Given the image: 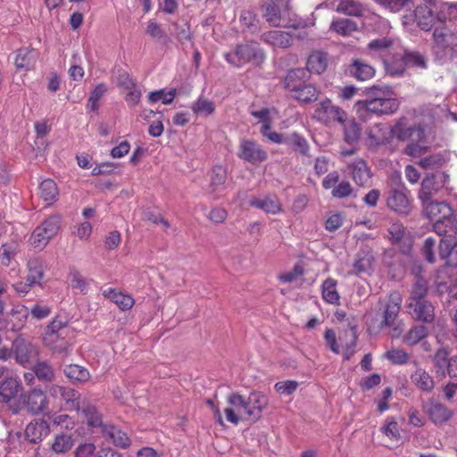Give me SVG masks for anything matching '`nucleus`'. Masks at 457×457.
<instances>
[{
  "mask_svg": "<svg viewBox=\"0 0 457 457\" xmlns=\"http://www.w3.org/2000/svg\"><path fill=\"white\" fill-rule=\"evenodd\" d=\"M445 159L441 154L426 156L420 161V165L426 170H433L443 166Z\"/></svg>",
  "mask_w": 457,
  "mask_h": 457,
  "instance_id": "obj_58",
  "label": "nucleus"
},
{
  "mask_svg": "<svg viewBox=\"0 0 457 457\" xmlns=\"http://www.w3.org/2000/svg\"><path fill=\"white\" fill-rule=\"evenodd\" d=\"M389 240L394 244L399 245L402 252L406 253L411 246V238L405 232L403 224L395 222L391 224L388 228Z\"/></svg>",
  "mask_w": 457,
  "mask_h": 457,
  "instance_id": "obj_18",
  "label": "nucleus"
},
{
  "mask_svg": "<svg viewBox=\"0 0 457 457\" xmlns=\"http://www.w3.org/2000/svg\"><path fill=\"white\" fill-rule=\"evenodd\" d=\"M248 420L256 422L262 415L263 410L268 405V398L261 392L253 391L248 395Z\"/></svg>",
  "mask_w": 457,
  "mask_h": 457,
  "instance_id": "obj_12",
  "label": "nucleus"
},
{
  "mask_svg": "<svg viewBox=\"0 0 457 457\" xmlns=\"http://www.w3.org/2000/svg\"><path fill=\"white\" fill-rule=\"evenodd\" d=\"M224 58L230 65L240 68L246 63L261 66L266 59V54L258 42L247 41L237 45L232 51L224 54Z\"/></svg>",
  "mask_w": 457,
  "mask_h": 457,
  "instance_id": "obj_3",
  "label": "nucleus"
},
{
  "mask_svg": "<svg viewBox=\"0 0 457 457\" xmlns=\"http://www.w3.org/2000/svg\"><path fill=\"white\" fill-rule=\"evenodd\" d=\"M418 26L425 31L430 30L435 25L436 17L427 5H420L414 11Z\"/></svg>",
  "mask_w": 457,
  "mask_h": 457,
  "instance_id": "obj_31",
  "label": "nucleus"
},
{
  "mask_svg": "<svg viewBox=\"0 0 457 457\" xmlns=\"http://www.w3.org/2000/svg\"><path fill=\"white\" fill-rule=\"evenodd\" d=\"M79 411L83 416V420L92 429L99 428L100 431L102 432L103 427H105L107 425L103 423L102 415L98 411L96 407L89 403L83 402Z\"/></svg>",
  "mask_w": 457,
  "mask_h": 457,
  "instance_id": "obj_20",
  "label": "nucleus"
},
{
  "mask_svg": "<svg viewBox=\"0 0 457 457\" xmlns=\"http://www.w3.org/2000/svg\"><path fill=\"white\" fill-rule=\"evenodd\" d=\"M18 251V245L14 241H11L2 245L0 248V259L2 263L9 265L10 261L15 256Z\"/></svg>",
  "mask_w": 457,
  "mask_h": 457,
  "instance_id": "obj_55",
  "label": "nucleus"
},
{
  "mask_svg": "<svg viewBox=\"0 0 457 457\" xmlns=\"http://www.w3.org/2000/svg\"><path fill=\"white\" fill-rule=\"evenodd\" d=\"M107 87L104 83H100L96 86L93 91L90 93L87 105L90 106L91 110L97 111L99 108L98 102L101 97L106 93Z\"/></svg>",
  "mask_w": 457,
  "mask_h": 457,
  "instance_id": "obj_60",
  "label": "nucleus"
},
{
  "mask_svg": "<svg viewBox=\"0 0 457 457\" xmlns=\"http://www.w3.org/2000/svg\"><path fill=\"white\" fill-rule=\"evenodd\" d=\"M261 5L262 11L263 12V17L267 22L273 27L283 26L282 24V14L281 9L278 4V1L276 0H262Z\"/></svg>",
  "mask_w": 457,
  "mask_h": 457,
  "instance_id": "obj_19",
  "label": "nucleus"
},
{
  "mask_svg": "<svg viewBox=\"0 0 457 457\" xmlns=\"http://www.w3.org/2000/svg\"><path fill=\"white\" fill-rule=\"evenodd\" d=\"M287 145L303 155H306L309 152V145L304 137L297 133L288 135Z\"/></svg>",
  "mask_w": 457,
  "mask_h": 457,
  "instance_id": "obj_46",
  "label": "nucleus"
},
{
  "mask_svg": "<svg viewBox=\"0 0 457 457\" xmlns=\"http://www.w3.org/2000/svg\"><path fill=\"white\" fill-rule=\"evenodd\" d=\"M61 399L64 402V406L67 411H79L81 404L79 403L80 394L70 387H65Z\"/></svg>",
  "mask_w": 457,
  "mask_h": 457,
  "instance_id": "obj_40",
  "label": "nucleus"
},
{
  "mask_svg": "<svg viewBox=\"0 0 457 457\" xmlns=\"http://www.w3.org/2000/svg\"><path fill=\"white\" fill-rule=\"evenodd\" d=\"M384 357L395 365L406 364L410 359V355L403 349H391L385 353Z\"/></svg>",
  "mask_w": 457,
  "mask_h": 457,
  "instance_id": "obj_54",
  "label": "nucleus"
},
{
  "mask_svg": "<svg viewBox=\"0 0 457 457\" xmlns=\"http://www.w3.org/2000/svg\"><path fill=\"white\" fill-rule=\"evenodd\" d=\"M392 45V40L387 37H381L371 40L368 45V49L372 54H381Z\"/></svg>",
  "mask_w": 457,
  "mask_h": 457,
  "instance_id": "obj_62",
  "label": "nucleus"
},
{
  "mask_svg": "<svg viewBox=\"0 0 457 457\" xmlns=\"http://www.w3.org/2000/svg\"><path fill=\"white\" fill-rule=\"evenodd\" d=\"M411 383L420 390L430 393L435 387V381L432 376L423 368L417 366L411 374Z\"/></svg>",
  "mask_w": 457,
  "mask_h": 457,
  "instance_id": "obj_21",
  "label": "nucleus"
},
{
  "mask_svg": "<svg viewBox=\"0 0 457 457\" xmlns=\"http://www.w3.org/2000/svg\"><path fill=\"white\" fill-rule=\"evenodd\" d=\"M209 192L212 194L221 192L225 188L228 179L227 169L222 165H216L209 172Z\"/></svg>",
  "mask_w": 457,
  "mask_h": 457,
  "instance_id": "obj_25",
  "label": "nucleus"
},
{
  "mask_svg": "<svg viewBox=\"0 0 457 457\" xmlns=\"http://www.w3.org/2000/svg\"><path fill=\"white\" fill-rule=\"evenodd\" d=\"M40 196L47 204H51L57 200L59 191L56 183L47 179L41 182L39 186Z\"/></svg>",
  "mask_w": 457,
  "mask_h": 457,
  "instance_id": "obj_38",
  "label": "nucleus"
},
{
  "mask_svg": "<svg viewBox=\"0 0 457 457\" xmlns=\"http://www.w3.org/2000/svg\"><path fill=\"white\" fill-rule=\"evenodd\" d=\"M238 158L252 164H257L265 162L268 159V154L255 141L250 139H242L239 143Z\"/></svg>",
  "mask_w": 457,
  "mask_h": 457,
  "instance_id": "obj_8",
  "label": "nucleus"
},
{
  "mask_svg": "<svg viewBox=\"0 0 457 457\" xmlns=\"http://www.w3.org/2000/svg\"><path fill=\"white\" fill-rule=\"evenodd\" d=\"M298 386V383L295 380H285L277 382L274 386L275 390L281 395H292Z\"/></svg>",
  "mask_w": 457,
  "mask_h": 457,
  "instance_id": "obj_64",
  "label": "nucleus"
},
{
  "mask_svg": "<svg viewBox=\"0 0 457 457\" xmlns=\"http://www.w3.org/2000/svg\"><path fill=\"white\" fill-rule=\"evenodd\" d=\"M377 4L383 8L389 10L392 12H400L403 8L407 6L411 0H374Z\"/></svg>",
  "mask_w": 457,
  "mask_h": 457,
  "instance_id": "obj_63",
  "label": "nucleus"
},
{
  "mask_svg": "<svg viewBox=\"0 0 457 457\" xmlns=\"http://www.w3.org/2000/svg\"><path fill=\"white\" fill-rule=\"evenodd\" d=\"M321 295L328 303L338 304L340 297L337 290V281L333 278H327L322 285Z\"/></svg>",
  "mask_w": 457,
  "mask_h": 457,
  "instance_id": "obj_39",
  "label": "nucleus"
},
{
  "mask_svg": "<svg viewBox=\"0 0 457 457\" xmlns=\"http://www.w3.org/2000/svg\"><path fill=\"white\" fill-rule=\"evenodd\" d=\"M424 215L432 222L433 230L441 239H448L451 230L455 227L453 220L457 212L445 201H428L421 203Z\"/></svg>",
  "mask_w": 457,
  "mask_h": 457,
  "instance_id": "obj_2",
  "label": "nucleus"
},
{
  "mask_svg": "<svg viewBox=\"0 0 457 457\" xmlns=\"http://www.w3.org/2000/svg\"><path fill=\"white\" fill-rule=\"evenodd\" d=\"M337 11L350 16H361L363 12L362 5L355 0H340L337 6Z\"/></svg>",
  "mask_w": 457,
  "mask_h": 457,
  "instance_id": "obj_44",
  "label": "nucleus"
},
{
  "mask_svg": "<svg viewBox=\"0 0 457 457\" xmlns=\"http://www.w3.org/2000/svg\"><path fill=\"white\" fill-rule=\"evenodd\" d=\"M49 401L46 393L40 388H33L25 394H21L19 403L10 405V410L13 414H18L22 409H25L32 415H37L48 409Z\"/></svg>",
  "mask_w": 457,
  "mask_h": 457,
  "instance_id": "obj_4",
  "label": "nucleus"
},
{
  "mask_svg": "<svg viewBox=\"0 0 457 457\" xmlns=\"http://www.w3.org/2000/svg\"><path fill=\"white\" fill-rule=\"evenodd\" d=\"M374 257L370 252L359 253L353 264V270L355 274L370 273L373 269Z\"/></svg>",
  "mask_w": 457,
  "mask_h": 457,
  "instance_id": "obj_35",
  "label": "nucleus"
},
{
  "mask_svg": "<svg viewBox=\"0 0 457 457\" xmlns=\"http://www.w3.org/2000/svg\"><path fill=\"white\" fill-rule=\"evenodd\" d=\"M37 58V53L35 49L20 48L17 51L14 64L17 69H23L26 71L34 68Z\"/></svg>",
  "mask_w": 457,
  "mask_h": 457,
  "instance_id": "obj_28",
  "label": "nucleus"
},
{
  "mask_svg": "<svg viewBox=\"0 0 457 457\" xmlns=\"http://www.w3.org/2000/svg\"><path fill=\"white\" fill-rule=\"evenodd\" d=\"M52 238L46 234L43 233L37 227L32 232L29 242L31 245L38 250L44 249Z\"/></svg>",
  "mask_w": 457,
  "mask_h": 457,
  "instance_id": "obj_56",
  "label": "nucleus"
},
{
  "mask_svg": "<svg viewBox=\"0 0 457 457\" xmlns=\"http://www.w3.org/2000/svg\"><path fill=\"white\" fill-rule=\"evenodd\" d=\"M29 316L27 309L12 310L5 320L4 328L9 331L18 332L25 326Z\"/></svg>",
  "mask_w": 457,
  "mask_h": 457,
  "instance_id": "obj_30",
  "label": "nucleus"
},
{
  "mask_svg": "<svg viewBox=\"0 0 457 457\" xmlns=\"http://www.w3.org/2000/svg\"><path fill=\"white\" fill-rule=\"evenodd\" d=\"M407 189L400 185L388 192L386 204L394 212L400 214H408L411 211L410 200L406 195Z\"/></svg>",
  "mask_w": 457,
  "mask_h": 457,
  "instance_id": "obj_10",
  "label": "nucleus"
},
{
  "mask_svg": "<svg viewBox=\"0 0 457 457\" xmlns=\"http://www.w3.org/2000/svg\"><path fill=\"white\" fill-rule=\"evenodd\" d=\"M103 436L112 442L114 445L120 448H127L130 445V439L127 434L113 425H106L103 427L101 432Z\"/></svg>",
  "mask_w": 457,
  "mask_h": 457,
  "instance_id": "obj_24",
  "label": "nucleus"
},
{
  "mask_svg": "<svg viewBox=\"0 0 457 457\" xmlns=\"http://www.w3.org/2000/svg\"><path fill=\"white\" fill-rule=\"evenodd\" d=\"M428 335V330L427 327L423 325H417L411 328L403 337V343L412 346L421 342Z\"/></svg>",
  "mask_w": 457,
  "mask_h": 457,
  "instance_id": "obj_42",
  "label": "nucleus"
},
{
  "mask_svg": "<svg viewBox=\"0 0 457 457\" xmlns=\"http://www.w3.org/2000/svg\"><path fill=\"white\" fill-rule=\"evenodd\" d=\"M172 26L174 28L173 34L179 42L184 43L191 39L190 26L187 21L174 22Z\"/></svg>",
  "mask_w": 457,
  "mask_h": 457,
  "instance_id": "obj_57",
  "label": "nucleus"
},
{
  "mask_svg": "<svg viewBox=\"0 0 457 457\" xmlns=\"http://www.w3.org/2000/svg\"><path fill=\"white\" fill-rule=\"evenodd\" d=\"M192 111L198 113L212 114L215 110L213 102L209 99L200 97L196 102L192 104Z\"/></svg>",
  "mask_w": 457,
  "mask_h": 457,
  "instance_id": "obj_61",
  "label": "nucleus"
},
{
  "mask_svg": "<svg viewBox=\"0 0 457 457\" xmlns=\"http://www.w3.org/2000/svg\"><path fill=\"white\" fill-rule=\"evenodd\" d=\"M426 412L430 420L436 425L445 423L453 416V411L440 403H431L428 406Z\"/></svg>",
  "mask_w": 457,
  "mask_h": 457,
  "instance_id": "obj_26",
  "label": "nucleus"
},
{
  "mask_svg": "<svg viewBox=\"0 0 457 457\" xmlns=\"http://www.w3.org/2000/svg\"><path fill=\"white\" fill-rule=\"evenodd\" d=\"M305 271V263L301 260L294 265L292 270L280 273L278 278L282 283L300 282L302 284L304 281Z\"/></svg>",
  "mask_w": 457,
  "mask_h": 457,
  "instance_id": "obj_32",
  "label": "nucleus"
},
{
  "mask_svg": "<svg viewBox=\"0 0 457 457\" xmlns=\"http://www.w3.org/2000/svg\"><path fill=\"white\" fill-rule=\"evenodd\" d=\"M13 351L17 362L22 366H27L36 351L31 344L24 340H15L13 342Z\"/></svg>",
  "mask_w": 457,
  "mask_h": 457,
  "instance_id": "obj_29",
  "label": "nucleus"
},
{
  "mask_svg": "<svg viewBox=\"0 0 457 457\" xmlns=\"http://www.w3.org/2000/svg\"><path fill=\"white\" fill-rule=\"evenodd\" d=\"M44 277V269L42 263L37 260H33L29 262V273L27 275V281L30 285L39 284Z\"/></svg>",
  "mask_w": 457,
  "mask_h": 457,
  "instance_id": "obj_49",
  "label": "nucleus"
},
{
  "mask_svg": "<svg viewBox=\"0 0 457 457\" xmlns=\"http://www.w3.org/2000/svg\"><path fill=\"white\" fill-rule=\"evenodd\" d=\"M386 139V131L380 124L370 127L367 132V144L375 147L384 144Z\"/></svg>",
  "mask_w": 457,
  "mask_h": 457,
  "instance_id": "obj_41",
  "label": "nucleus"
},
{
  "mask_svg": "<svg viewBox=\"0 0 457 457\" xmlns=\"http://www.w3.org/2000/svg\"><path fill=\"white\" fill-rule=\"evenodd\" d=\"M312 58V54L308 58L306 68H298L288 71L285 78V87L287 89L292 90L297 88V87H301L302 84H304V81L306 82V79L311 78L312 71L310 64Z\"/></svg>",
  "mask_w": 457,
  "mask_h": 457,
  "instance_id": "obj_16",
  "label": "nucleus"
},
{
  "mask_svg": "<svg viewBox=\"0 0 457 457\" xmlns=\"http://www.w3.org/2000/svg\"><path fill=\"white\" fill-rule=\"evenodd\" d=\"M176 96V89H170L168 92H165L163 89L156 90L151 92L148 95V100L150 103H156L160 100L162 101L163 104H170Z\"/></svg>",
  "mask_w": 457,
  "mask_h": 457,
  "instance_id": "obj_59",
  "label": "nucleus"
},
{
  "mask_svg": "<svg viewBox=\"0 0 457 457\" xmlns=\"http://www.w3.org/2000/svg\"><path fill=\"white\" fill-rule=\"evenodd\" d=\"M250 205L264 211L267 213L277 214L281 212V205L277 197L265 196L263 198H253Z\"/></svg>",
  "mask_w": 457,
  "mask_h": 457,
  "instance_id": "obj_33",
  "label": "nucleus"
},
{
  "mask_svg": "<svg viewBox=\"0 0 457 457\" xmlns=\"http://www.w3.org/2000/svg\"><path fill=\"white\" fill-rule=\"evenodd\" d=\"M64 374L71 379L85 382L89 378V372L87 369L77 364H71L65 367Z\"/></svg>",
  "mask_w": 457,
  "mask_h": 457,
  "instance_id": "obj_48",
  "label": "nucleus"
},
{
  "mask_svg": "<svg viewBox=\"0 0 457 457\" xmlns=\"http://www.w3.org/2000/svg\"><path fill=\"white\" fill-rule=\"evenodd\" d=\"M450 177L445 172L438 171L431 175L426 176L421 182L419 191V199L421 203L433 201L435 195L444 187H446Z\"/></svg>",
  "mask_w": 457,
  "mask_h": 457,
  "instance_id": "obj_6",
  "label": "nucleus"
},
{
  "mask_svg": "<svg viewBox=\"0 0 457 457\" xmlns=\"http://www.w3.org/2000/svg\"><path fill=\"white\" fill-rule=\"evenodd\" d=\"M347 71L358 81L371 79L376 74L375 68L361 59H353Z\"/></svg>",
  "mask_w": 457,
  "mask_h": 457,
  "instance_id": "obj_17",
  "label": "nucleus"
},
{
  "mask_svg": "<svg viewBox=\"0 0 457 457\" xmlns=\"http://www.w3.org/2000/svg\"><path fill=\"white\" fill-rule=\"evenodd\" d=\"M293 36L286 31L270 30L262 34L261 39L273 46L287 48L292 44Z\"/></svg>",
  "mask_w": 457,
  "mask_h": 457,
  "instance_id": "obj_23",
  "label": "nucleus"
},
{
  "mask_svg": "<svg viewBox=\"0 0 457 457\" xmlns=\"http://www.w3.org/2000/svg\"><path fill=\"white\" fill-rule=\"evenodd\" d=\"M50 433V427L44 419H37L29 422L25 429L27 439L32 444H37Z\"/></svg>",
  "mask_w": 457,
  "mask_h": 457,
  "instance_id": "obj_14",
  "label": "nucleus"
},
{
  "mask_svg": "<svg viewBox=\"0 0 457 457\" xmlns=\"http://www.w3.org/2000/svg\"><path fill=\"white\" fill-rule=\"evenodd\" d=\"M343 123L345 140L350 145L357 143L361 136V128L359 124L353 120H346L345 119Z\"/></svg>",
  "mask_w": 457,
  "mask_h": 457,
  "instance_id": "obj_45",
  "label": "nucleus"
},
{
  "mask_svg": "<svg viewBox=\"0 0 457 457\" xmlns=\"http://www.w3.org/2000/svg\"><path fill=\"white\" fill-rule=\"evenodd\" d=\"M227 401L230 406L224 410L228 421L237 425L242 420H248V398L238 393H232L228 395Z\"/></svg>",
  "mask_w": 457,
  "mask_h": 457,
  "instance_id": "obj_7",
  "label": "nucleus"
},
{
  "mask_svg": "<svg viewBox=\"0 0 457 457\" xmlns=\"http://www.w3.org/2000/svg\"><path fill=\"white\" fill-rule=\"evenodd\" d=\"M345 113L339 107L332 104L330 100H325L316 106V119L324 123L345 121Z\"/></svg>",
  "mask_w": 457,
  "mask_h": 457,
  "instance_id": "obj_11",
  "label": "nucleus"
},
{
  "mask_svg": "<svg viewBox=\"0 0 457 457\" xmlns=\"http://www.w3.org/2000/svg\"><path fill=\"white\" fill-rule=\"evenodd\" d=\"M291 91L294 93L293 96L295 99L305 104L311 103L314 96V87L310 83L306 84L305 81L301 87H297V88H294Z\"/></svg>",
  "mask_w": 457,
  "mask_h": 457,
  "instance_id": "obj_53",
  "label": "nucleus"
},
{
  "mask_svg": "<svg viewBox=\"0 0 457 457\" xmlns=\"http://www.w3.org/2000/svg\"><path fill=\"white\" fill-rule=\"evenodd\" d=\"M71 286L73 289L79 290L81 294L86 295L88 290V281L75 269L69 273Z\"/></svg>",
  "mask_w": 457,
  "mask_h": 457,
  "instance_id": "obj_50",
  "label": "nucleus"
},
{
  "mask_svg": "<svg viewBox=\"0 0 457 457\" xmlns=\"http://www.w3.org/2000/svg\"><path fill=\"white\" fill-rule=\"evenodd\" d=\"M405 66L412 68L426 69L427 61L425 57L418 52H406L403 57Z\"/></svg>",
  "mask_w": 457,
  "mask_h": 457,
  "instance_id": "obj_51",
  "label": "nucleus"
},
{
  "mask_svg": "<svg viewBox=\"0 0 457 457\" xmlns=\"http://www.w3.org/2000/svg\"><path fill=\"white\" fill-rule=\"evenodd\" d=\"M434 50L442 56L457 57V29L436 28L433 32Z\"/></svg>",
  "mask_w": 457,
  "mask_h": 457,
  "instance_id": "obj_5",
  "label": "nucleus"
},
{
  "mask_svg": "<svg viewBox=\"0 0 457 457\" xmlns=\"http://www.w3.org/2000/svg\"><path fill=\"white\" fill-rule=\"evenodd\" d=\"M61 225L62 216L54 214L44 220L37 228H40L43 233L53 238L58 234Z\"/></svg>",
  "mask_w": 457,
  "mask_h": 457,
  "instance_id": "obj_37",
  "label": "nucleus"
},
{
  "mask_svg": "<svg viewBox=\"0 0 457 457\" xmlns=\"http://www.w3.org/2000/svg\"><path fill=\"white\" fill-rule=\"evenodd\" d=\"M436 19L441 22H457V3H443L439 7Z\"/></svg>",
  "mask_w": 457,
  "mask_h": 457,
  "instance_id": "obj_43",
  "label": "nucleus"
},
{
  "mask_svg": "<svg viewBox=\"0 0 457 457\" xmlns=\"http://www.w3.org/2000/svg\"><path fill=\"white\" fill-rule=\"evenodd\" d=\"M344 171L360 187L366 186L371 178L367 162L361 158L346 162V167Z\"/></svg>",
  "mask_w": 457,
  "mask_h": 457,
  "instance_id": "obj_9",
  "label": "nucleus"
},
{
  "mask_svg": "<svg viewBox=\"0 0 457 457\" xmlns=\"http://www.w3.org/2000/svg\"><path fill=\"white\" fill-rule=\"evenodd\" d=\"M32 370L37 378L44 383L52 382L55 378L53 367L46 361H37Z\"/></svg>",
  "mask_w": 457,
  "mask_h": 457,
  "instance_id": "obj_36",
  "label": "nucleus"
},
{
  "mask_svg": "<svg viewBox=\"0 0 457 457\" xmlns=\"http://www.w3.org/2000/svg\"><path fill=\"white\" fill-rule=\"evenodd\" d=\"M367 94L370 99L358 101L354 104L356 113L361 118H365L366 112L377 115L392 114L399 108L400 102L395 97L389 86L373 85L367 89Z\"/></svg>",
  "mask_w": 457,
  "mask_h": 457,
  "instance_id": "obj_1",
  "label": "nucleus"
},
{
  "mask_svg": "<svg viewBox=\"0 0 457 457\" xmlns=\"http://www.w3.org/2000/svg\"><path fill=\"white\" fill-rule=\"evenodd\" d=\"M21 388L20 380L14 378H5L0 383V403H9L18 395Z\"/></svg>",
  "mask_w": 457,
  "mask_h": 457,
  "instance_id": "obj_22",
  "label": "nucleus"
},
{
  "mask_svg": "<svg viewBox=\"0 0 457 457\" xmlns=\"http://www.w3.org/2000/svg\"><path fill=\"white\" fill-rule=\"evenodd\" d=\"M428 293V286L427 282L421 278H418L415 284L412 287L411 296L409 300V303H412L413 302L424 301L425 296Z\"/></svg>",
  "mask_w": 457,
  "mask_h": 457,
  "instance_id": "obj_52",
  "label": "nucleus"
},
{
  "mask_svg": "<svg viewBox=\"0 0 457 457\" xmlns=\"http://www.w3.org/2000/svg\"><path fill=\"white\" fill-rule=\"evenodd\" d=\"M411 316L422 322L430 323L435 318V308L433 304L427 299L420 302L408 303Z\"/></svg>",
  "mask_w": 457,
  "mask_h": 457,
  "instance_id": "obj_15",
  "label": "nucleus"
},
{
  "mask_svg": "<svg viewBox=\"0 0 457 457\" xmlns=\"http://www.w3.org/2000/svg\"><path fill=\"white\" fill-rule=\"evenodd\" d=\"M330 28L342 36L350 35L352 32L357 30L356 23L349 19H338L337 21H333Z\"/></svg>",
  "mask_w": 457,
  "mask_h": 457,
  "instance_id": "obj_47",
  "label": "nucleus"
},
{
  "mask_svg": "<svg viewBox=\"0 0 457 457\" xmlns=\"http://www.w3.org/2000/svg\"><path fill=\"white\" fill-rule=\"evenodd\" d=\"M403 298L398 291H393L388 295V303L384 312L383 324L386 327H393L401 310Z\"/></svg>",
  "mask_w": 457,
  "mask_h": 457,
  "instance_id": "obj_13",
  "label": "nucleus"
},
{
  "mask_svg": "<svg viewBox=\"0 0 457 457\" xmlns=\"http://www.w3.org/2000/svg\"><path fill=\"white\" fill-rule=\"evenodd\" d=\"M451 362L452 358H450V350L446 347H440L437 349L433 357L436 374L438 377H446Z\"/></svg>",
  "mask_w": 457,
  "mask_h": 457,
  "instance_id": "obj_27",
  "label": "nucleus"
},
{
  "mask_svg": "<svg viewBox=\"0 0 457 457\" xmlns=\"http://www.w3.org/2000/svg\"><path fill=\"white\" fill-rule=\"evenodd\" d=\"M74 445V439L68 434H57L54 437L51 449L57 454H64L71 450Z\"/></svg>",
  "mask_w": 457,
  "mask_h": 457,
  "instance_id": "obj_34",
  "label": "nucleus"
}]
</instances>
